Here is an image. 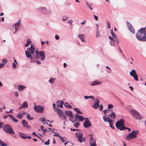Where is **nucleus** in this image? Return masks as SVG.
Instances as JSON below:
<instances>
[{
    "instance_id": "1",
    "label": "nucleus",
    "mask_w": 146,
    "mask_h": 146,
    "mask_svg": "<svg viewBox=\"0 0 146 146\" xmlns=\"http://www.w3.org/2000/svg\"><path fill=\"white\" fill-rule=\"evenodd\" d=\"M145 29V28H141L138 31L136 36L139 40L146 41V32Z\"/></svg>"
},
{
    "instance_id": "2",
    "label": "nucleus",
    "mask_w": 146,
    "mask_h": 146,
    "mask_svg": "<svg viewBox=\"0 0 146 146\" xmlns=\"http://www.w3.org/2000/svg\"><path fill=\"white\" fill-rule=\"evenodd\" d=\"M139 132L138 131H132L127 135L125 137V139L128 140L132 139H135L137 137V135Z\"/></svg>"
},
{
    "instance_id": "3",
    "label": "nucleus",
    "mask_w": 146,
    "mask_h": 146,
    "mask_svg": "<svg viewBox=\"0 0 146 146\" xmlns=\"http://www.w3.org/2000/svg\"><path fill=\"white\" fill-rule=\"evenodd\" d=\"M35 54L33 56V58H38L39 57V55L41 57V59L43 60L45 58L44 52L43 51H38L36 50L35 52Z\"/></svg>"
},
{
    "instance_id": "4",
    "label": "nucleus",
    "mask_w": 146,
    "mask_h": 146,
    "mask_svg": "<svg viewBox=\"0 0 146 146\" xmlns=\"http://www.w3.org/2000/svg\"><path fill=\"white\" fill-rule=\"evenodd\" d=\"M35 49L34 48H28L27 50L25 51V54L27 58H30L31 59L33 58V56L31 54H33L34 53Z\"/></svg>"
},
{
    "instance_id": "5",
    "label": "nucleus",
    "mask_w": 146,
    "mask_h": 146,
    "mask_svg": "<svg viewBox=\"0 0 146 146\" xmlns=\"http://www.w3.org/2000/svg\"><path fill=\"white\" fill-rule=\"evenodd\" d=\"M116 127L121 130H124V128H125V127L124 125V120L123 119H121L120 120L117 122Z\"/></svg>"
},
{
    "instance_id": "6",
    "label": "nucleus",
    "mask_w": 146,
    "mask_h": 146,
    "mask_svg": "<svg viewBox=\"0 0 146 146\" xmlns=\"http://www.w3.org/2000/svg\"><path fill=\"white\" fill-rule=\"evenodd\" d=\"M3 129L5 131L8 133L14 134L15 133L13 129L9 125L7 124L4 125Z\"/></svg>"
},
{
    "instance_id": "7",
    "label": "nucleus",
    "mask_w": 146,
    "mask_h": 146,
    "mask_svg": "<svg viewBox=\"0 0 146 146\" xmlns=\"http://www.w3.org/2000/svg\"><path fill=\"white\" fill-rule=\"evenodd\" d=\"M130 112L132 115L135 118L136 120H141V116L137 111L133 110H131Z\"/></svg>"
},
{
    "instance_id": "8",
    "label": "nucleus",
    "mask_w": 146,
    "mask_h": 146,
    "mask_svg": "<svg viewBox=\"0 0 146 146\" xmlns=\"http://www.w3.org/2000/svg\"><path fill=\"white\" fill-rule=\"evenodd\" d=\"M55 111L57 112L60 118L62 120H65L66 119V116L64 114L62 111L59 108H56Z\"/></svg>"
},
{
    "instance_id": "9",
    "label": "nucleus",
    "mask_w": 146,
    "mask_h": 146,
    "mask_svg": "<svg viewBox=\"0 0 146 146\" xmlns=\"http://www.w3.org/2000/svg\"><path fill=\"white\" fill-rule=\"evenodd\" d=\"M130 74L131 76L133 77L134 79L136 81H138V76L137 75L135 70L133 69L130 72Z\"/></svg>"
},
{
    "instance_id": "10",
    "label": "nucleus",
    "mask_w": 146,
    "mask_h": 146,
    "mask_svg": "<svg viewBox=\"0 0 146 146\" xmlns=\"http://www.w3.org/2000/svg\"><path fill=\"white\" fill-rule=\"evenodd\" d=\"M34 110L37 112L42 113L43 112L44 108L42 107H40V106L35 105Z\"/></svg>"
},
{
    "instance_id": "11",
    "label": "nucleus",
    "mask_w": 146,
    "mask_h": 146,
    "mask_svg": "<svg viewBox=\"0 0 146 146\" xmlns=\"http://www.w3.org/2000/svg\"><path fill=\"white\" fill-rule=\"evenodd\" d=\"M76 137L78 138L80 143H82L83 140L82 134L80 132H78L76 133Z\"/></svg>"
},
{
    "instance_id": "12",
    "label": "nucleus",
    "mask_w": 146,
    "mask_h": 146,
    "mask_svg": "<svg viewBox=\"0 0 146 146\" xmlns=\"http://www.w3.org/2000/svg\"><path fill=\"white\" fill-rule=\"evenodd\" d=\"M92 107L95 109H96L99 107V101L97 99L95 100L94 103L92 104Z\"/></svg>"
},
{
    "instance_id": "13",
    "label": "nucleus",
    "mask_w": 146,
    "mask_h": 146,
    "mask_svg": "<svg viewBox=\"0 0 146 146\" xmlns=\"http://www.w3.org/2000/svg\"><path fill=\"white\" fill-rule=\"evenodd\" d=\"M91 125L90 121L88 119V118L86 117V120L83 123V125L85 127L87 128L90 126Z\"/></svg>"
},
{
    "instance_id": "14",
    "label": "nucleus",
    "mask_w": 146,
    "mask_h": 146,
    "mask_svg": "<svg viewBox=\"0 0 146 146\" xmlns=\"http://www.w3.org/2000/svg\"><path fill=\"white\" fill-rule=\"evenodd\" d=\"M96 140L94 139L92 137H91L90 138L89 143L90 146H96Z\"/></svg>"
},
{
    "instance_id": "15",
    "label": "nucleus",
    "mask_w": 146,
    "mask_h": 146,
    "mask_svg": "<svg viewBox=\"0 0 146 146\" xmlns=\"http://www.w3.org/2000/svg\"><path fill=\"white\" fill-rule=\"evenodd\" d=\"M21 20H19V21L18 22L15 23L14 24V26H13V27H14V28L15 30V32L13 33L14 34H15L16 32L18 30L20 25H21Z\"/></svg>"
},
{
    "instance_id": "16",
    "label": "nucleus",
    "mask_w": 146,
    "mask_h": 146,
    "mask_svg": "<svg viewBox=\"0 0 146 146\" xmlns=\"http://www.w3.org/2000/svg\"><path fill=\"white\" fill-rule=\"evenodd\" d=\"M127 24L129 30L132 33H135V30L132 25L129 23H128V24L127 23Z\"/></svg>"
},
{
    "instance_id": "17",
    "label": "nucleus",
    "mask_w": 146,
    "mask_h": 146,
    "mask_svg": "<svg viewBox=\"0 0 146 146\" xmlns=\"http://www.w3.org/2000/svg\"><path fill=\"white\" fill-rule=\"evenodd\" d=\"M108 38H109L110 40V41H109L110 44L111 46H115V40L111 36H109Z\"/></svg>"
},
{
    "instance_id": "18",
    "label": "nucleus",
    "mask_w": 146,
    "mask_h": 146,
    "mask_svg": "<svg viewBox=\"0 0 146 146\" xmlns=\"http://www.w3.org/2000/svg\"><path fill=\"white\" fill-rule=\"evenodd\" d=\"M65 113L66 115H68L70 118H72L73 117L72 113L71 111H66L65 112Z\"/></svg>"
},
{
    "instance_id": "19",
    "label": "nucleus",
    "mask_w": 146,
    "mask_h": 146,
    "mask_svg": "<svg viewBox=\"0 0 146 146\" xmlns=\"http://www.w3.org/2000/svg\"><path fill=\"white\" fill-rule=\"evenodd\" d=\"M64 102L62 101H58L56 103V105L58 107L62 108L63 107Z\"/></svg>"
},
{
    "instance_id": "20",
    "label": "nucleus",
    "mask_w": 146,
    "mask_h": 146,
    "mask_svg": "<svg viewBox=\"0 0 146 146\" xmlns=\"http://www.w3.org/2000/svg\"><path fill=\"white\" fill-rule=\"evenodd\" d=\"M78 37L81 40L82 42H85L84 36L83 34H80L78 35Z\"/></svg>"
},
{
    "instance_id": "21",
    "label": "nucleus",
    "mask_w": 146,
    "mask_h": 146,
    "mask_svg": "<svg viewBox=\"0 0 146 146\" xmlns=\"http://www.w3.org/2000/svg\"><path fill=\"white\" fill-rule=\"evenodd\" d=\"M101 82L100 81L95 80L92 82L91 83V85L93 86H96L97 85H100L101 84Z\"/></svg>"
},
{
    "instance_id": "22",
    "label": "nucleus",
    "mask_w": 146,
    "mask_h": 146,
    "mask_svg": "<svg viewBox=\"0 0 146 146\" xmlns=\"http://www.w3.org/2000/svg\"><path fill=\"white\" fill-rule=\"evenodd\" d=\"M109 117L110 119H115L116 115L115 114L114 112H111L109 115Z\"/></svg>"
},
{
    "instance_id": "23",
    "label": "nucleus",
    "mask_w": 146,
    "mask_h": 146,
    "mask_svg": "<svg viewBox=\"0 0 146 146\" xmlns=\"http://www.w3.org/2000/svg\"><path fill=\"white\" fill-rule=\"evenodd\" d=\"M22 123L24 127H26L27 128H29L30 127V126L28 125L26 121L25 120H23L22 121Z\"/></svg>"
},
{
    "instance_id": "24",
    "label": "nucleus",
    "mask_w": 146,
    "mask_h": 146,
    "mask_svg": "<svg viewBox=\"0 0 146 146\" xmlns=\"http://www.w3.org/2000/svg\"><path fill=\"white\" fill-rule=\"evenodd\" d=\"M18 87L19 90L20 91H22L23 89L26 88V86L22 85H18Z\"/></svg>"
},
{
    "instance_id": "25",
    "label": "nucleus",
    "mask_w": 146,
    "mask_h": 146,
    "mask_svg": "<svg viewBox=\"0 0 146 146\" xmlns=\"http://www.w3.org/2000/svg\"><path fill=\"white\" fill-rule=\"evenodd\" d=\"M9 116L10 117L11 119L15 123L18 122V120L14 117L12 115H9Z\"/></svg>"
},
{
    "instance_id": "26",
    "label": "nucleus",
    "mask_w": 146,
    "mask_h": 146,
    "mask_svg": "<svg viewBox=\"0 0 146 146\" xmlns=\"http://www.w3.org/2000/svg\"><path fill=\"white\" fill-rule=\"evenodd\" d=\"M103 119L104 121L105 122H109V120H111L112 119H110V117H107L106 116L104 115L103 117Z\"/></svg>"
},
{
    "instance_id": "27",
    "label": "nucleus",
    "mask_w": 146,
    "mask_h": 146,
    "mask_svg": "<svg viewBox=\"0 0 146 146\" xmlns=\"http://www.w3.org/2000/svg\"><path fill=\"white\" fill-rule=\"evenodd\" d=\"M77 117H78V118L79 119V121H82L85 119V118L83 117L80 115L77 114Z\"/></svg>"
},
{
    "instance_id": "28",
    "label": "nucleus",
    "mask_w": 146,
    "mask_h": 146,
    "mask_svg": "<svg viewBox=\"0 0 146 146\" xmlns=\"http://www.w3.org/2000/svg\"><path fill=\"white\" fill-rule=\"evenodd\" d=\"M19 135L23 139H26V135L21 132L19 133Z\"/></svg>"
},
{
    "instance_id": "29",
    "label": "nucleus",
    "mask_w": 146,
    "mask_h": 146,
    "mask_svg": "<svg viewBox=\"0 0 146 146\" xmlns=\"http://www.w3.org/2000/svg\"><path fill=\"white\" fill-rule=\"evenodd\" d=\"M64 105L65 107L67 108H72V106L68 103H65L64 104Z\"/></svg>"
},
{
    "instance_id": "30",
    "label": "nucleus",
    "mask_w": 146,
    "mask_h": 146,
    "mask_svg": "<svg viewBox=\"0 0 146 146\" xmlns=\"http://www.w3.org/2000/svg\"><path fill=\"white\" fill-rule=\"evenodd\" d=\"M56 79V78H51L49 80L48 82L50 84H53L54 80Z\"/></svg>"
},
{
    "instance_id": "31",
    "label": "nucleus",
    "mask_w": 146,
    "mask_h": 146,
    "mask_svg": "<svg viewBox=\"0 0 146 146\" xmlns=\"http://www.w3.org/2000/svg\"><path fill=\"white\" fill-rule=\"evenodd\" d=\"M113 122V121L112 120H109V124L110 125V127H111L112 129H114V127L112 125Z\"/></svg>"
},
{
    "instance_id": "32",
    "label": "nucleus",
    "mask_w": 146,
    "mask_h": 146,
    "mask_svg": "<svg viewBox=\"0 0 146 146\" xmlns=\"http://www.w3.org/2000/svg\"><path fill=\"white\" fill-rule=\"evenodd\" d=\"M22 106L23 108H27L28 107V105L26 101H25L23 103Z\"/></svg>"
},
{
    "instance_id": "33",
    "label": "nucleus",
    "mask_w": 146,
    "mask_h": 146,
    "mask_svg": "<svg viewBox=\"0 0 146 146\" xmlns=\"http://www.w3.org/2000/svg\"><path fill=\"white\" fill-rule=\"evenodd\" d=\"M27 42L26 44L25 45V46L26 47H27L31 42V41L29 39H27Z\"/></svg>"
},
{
    "instance_id": "34",
    "label": "nucleus",
    "mask_w": 146,
    "mask_h": 146,
    "mask_svg": "<svg viewBox=\"0 0 146 146\" xmlns=\"http://www.w3.org/2000/svg\"><path fill=\"white\" fill-rule=\"evenodd\" d=\"M39 9L40 10L42 11H47L45 7H40L39 8Z\"/></svg>"
},
{
    "instance_id": "35",
    "label": "nucleus",
    "mask_w": 146,
    "mask_h": 146,
    "mask_svg": "<svg viewBox=\"0 0 146 146\" xmlns=\"http://www.w3.org/2000/svg\"><path fill=\"white\" fill-rule=\"evenodd\" d=\"M74 111H76V112L78 113L82 114V112L78 108H74Z\"/></svg>"
},
{
    "instance_id": "36",
    "label": "nucleus",
    "mask_w": 146,
    "mask_h": 146,
    "mask_svg": "<svg viewBox=\"0 0 146 146\" xmlns=\"http://www.w3.org/2000/svg\"><path fill=\"white\" fill-rule=\"evenodd\" d=\"M27 118L29 120H31L33 119V118L30 117V115L29 114H28L27 115Z\"/></svg>"
},
{
    "instance_id": "37",
    "label": "nucleus",
    "mask_w": 146,
    "mask_h": 146,
    "mask_svg": "<svg viewBox=\"0 0 146 146\" xmlns=\"http://www.w3.org/2000/svg\"><path fill=\"white\" fill-rule=\"evenodd\" d=\"M74 125L75 127L77 128L80 125V123L78 122H76Z\"/></svg>"
},
{
    "instance_id": "38",
    "label": "nucleus",
    "mask_w": 146,
    "mask_h": 146,
    "mask_svg": "<svg viewBox=\"0 0 146 146\" xmlns=\"http://www.w3.org/2000/svg\"><path fill=\"white\" fill-rule=\"evenodd\" d=\"M54 136H57L59 137L61 139L63 138L58 133H57V134H55L54 135Z\"/></svg>"
},
{
    "instance_id": "39",
    "label": "nucleus",
    "mask_w": 146,
    "mask_h": 146,
    "mask_svg": "<svg viewBox=\"0 0 146 146\" xmlns=\"http://www.w3.org/2000/svg\"><path fill=\"white\" fill-rule=\"evenodd\" d=\"M86 4L87 6L91 10H92V8L91 7L90 5L87 2H86Z\"/></svg>"
},
{
    "instance_id": "40",
    "label": "nucleus",
    "mask_w": 146,
    "mask_h": 146,
    "mask_svg": "<svg viewBox=\"0 0 146 146\" xmlns=\"http://www.w3.org/2000/svg\"><path fill=\"white\" fill-rule=\"evenodd\" d=\"M23 115L21 114H20L17 115V117L19 119H21Z\"/></svg>"
},
{
    "instance_id": "41",
    "label": "nucleus",
    "mask_w": 146,
    "mask_h": 146,
    "mask_svg": "<svg viewBox=\"0 0 146 146\" xmlns=\"http://www.w3.org/2000/svg\"><path fill=\"white\" fill-rule=\"evenodd\" d=\"M12 67L14 69H15L17 68V66L15 63H12Z\"/></svg>"
},
{
    "instance_id": "42",
    "label": "nucleus",
    "mask_w": 146,
    "mask_h": 146,
    "mask_svg": "<svg viewBox=\"0 0 146 146\" xmlns=\"http://www.w3.org/2000/svg\"><path fill=\"white\" fill-rule=\"evenodd\" d=\"M113 108V106L111 104H109L108 106V108L111 109Z\"/></svg>"
},
{
    "instance_id": "43",
    "label": "nucleus",
    "mask_w": 146,
    "mask_h": 146,
    "mask_svg": "<svg viewBox=\"0 0 146 146\" xmlns=\"http://www.w3.org/2000/svg\"><path fill=\"white\" fill-rule=\"evenodd\" d=\"M77 114L76 115L75 118H74L73 120V123L74 122L78 119V117H77Z\"/></svg>"
},
{
    "instance_id": "44",
    "label": "nucleus",
    "mask_w": 146,
    "mask_h": 146,
    "mask_svg": "<svg viewBox=\"0 0 146 146\" xmlns=\"http://www.w3.org/2000/svg\"><path fill=\"white\" fill-rule=\"evenodd\" d=\"M1 143H2L0 145L1 146H7V144L3 142L2 141Z\"/></svg>"
},
{
    "instance_id": "45",
    "label": "nucleus",
    "mask_w": 146,
    "mask_h": 146,
    "mask_svg": "<svg viewBox=\"0 0 146 146\" xmlns=\"http://www.w3.org/2000/svg\"><path fill=\"white\" fill-rule=\"evenodd\" d=\"M49 140H48L47 141H46L44 143L45 145H49Z\"/></svg>"
},
{
    "instance_id": "46",
    "label": "nucleus",
    "mask_w": 146,
    "mask_h": 146,
    "mask_svg": "<svg viewBox=\"0 0 146 146\" xmlns=\"http://www.w3.org/2000/svg\"><path fill=\"white\" fill-rule=\"evenodd\" d=\"M107 27L109 29H110V23L109 22H107Z\"/></svg>"
},
{
    "instance_id": "47",
    "label": "nucleus",
    "mask_w": 146,
    "mask_h": 146,
    "mask_svg": "<svg viewBox=\"0 0 146 146\" xmlns=\"http://www.w3.org/2000/svg\"><path fill=\"white\" fill-rule=\"evenodd\" d=\"M112 36L113 37V38H116V35L114 33H112L111 34Z\"/></svg>"
},
{
    "instance_id": "48",
    "label": "nucleus",
    "mask_w": 146,
    "mask_h": 146,
    "mask_svg": "<svg viewBox=\"0 0 146 146\" xmlns=\"http://www.w3.org/2000/svg\"><path fill=\"white\" fill-rule=\"evenodd\" d=\"M15 96L16 97H17L19 96L18 92L17 91H16L15 92Z\"/></svg>"
},
{
    "instance_id": "49",
    "label": "nucleus",
    "mask_w": 146,
    "mask_h": 146,
    "mask_svg": "<svg viewBox=\"0 0 146 146\" xmlns=\"http://www.w3.org/2000/svg\"><path fill=\"white\" fill-rule=\"evenodd\" d=\"M2 61L6 63L7 62V60L6 59H3L2 60Z\"/></svg>"
},
{
    "instance_id": "50",
    "label": "nucleus",
    "mask_w": 146,
    "mask_h": 146,
    "mask_svg": "<svg viewBox=\"0 0 146 146\" xmlns=\"http://www.w3.org/2000/svg\"><path fill=\"white\" fill-rule=\"evenodd\" d=\"M89 96H84V98L85 99L87 100L90 98V97Z\"/></svg>"
},
{
    "instance_id": "51",
    "label": "nucleus",
    "mask_w": 146,
    "mask_h": 146,
    "mask_svg": "<svg viewBox=\"0 0 146 146\" xmlns=\"http://www.w3.org/2000/svg\"><path fill=\"white\" fill-rule=\"evenodd\" d=\"M5 64L4 63H1L0 64V68L3 67L4 66Z\"/></svg>"
},
{
    "instance_id": "52",
    "label": "nucleus",
    "mask_w": 146,
    "mask_h": 146,
    "mask_svg": "<svg viewBox=\"0 0 146 146\" xmlns=\"http://www.w3.org/2000/svg\"><path fill=\"white\" fill-rule=\"evenodd\" d=\"M60 37L57 35H56L55 36V38L57 40H58L59 39Z\"/></svg>"
},
{
    "instance_id": "53",
    "label": "nucleus",
    "mask_w": 146,
    "mask_h": 146,
    "mask_svg": "<svg viewBox=\"0 0 146 146\" xmlns=\"http://www.w3.org/2000/svg\"><path fill=\"white\" fill-rule=\"evenodd\" d=\"M48 129H49V130H50V131H52L53 133H55V132H54V131H53L54 130V129L51 128H48Z\"/></svg>"
},
{
    "instance_id": "54",
    "label": "nucleus",
    "mask_w": 146,
    "mask_h": 146,
    "mask_svg": "<svg viewBox=\"0 0 146 146\" xmlns=\"http://www.w3.org/2000/svg\"><path fill=\"white\" fill-rule=\"evenodd\" d=\"M53 108L55 110H55H56V108H57L56 107V105H55V104H53Z\"/></svg>"
},
{
    "instance_id": "55",
    "label": "nucleus",
    "mask_w": 146,
    "mask_h": 146,
    "mask_svg": "<svg viewBox=\"0 0 146 146\" xmlns=\"http://www.w3.org/2000/svg\"><path fill=\"white\" fill-rule=\"evenodd\" d=\"M115 41H116V42L118 44L119 42V39L117 38H115Z\"/></svg>"
},
{
    "instance_id": "56",
    "label": "nucleus",
    "mask_w": 146,
    "mask_h": 146,
    "mask_svg": "<svg viewBox=\"0 0 146 146\" xmlns=\"http://www.w3.org/2000/svg\"><path fill=\"white\" fill-rule=\"evenodd\" d=\"M13 109H11L9 111H6L5 112L7 113H10L13 112Z\"/></svg>"
},
{
    "instance_id": "57",
    "label": "nucleus",
    "mask_w": 146,
    "mask_h": 146,
    "mask_svg": "<svg viewBox=\"0 0 146 146\" xmlns=\"http://www.w3.org/2000/svg\"><path fill=\"white\" fill-rule=\"evenodd\" d=\"M94 18L96 20V21H98V17L97 16H96V15H94Z\"/></svg>"
},
{
    "instance_id": "58",
    "label": "nucleus",
    "mask_w": 146,
    "mask_h": 146,
    "mask_svg": "<svg viewBox=\"0 0 146 146\" xmlns=\"http://www.w3.org/2000/svg\"><path fill=\"white\" fill-rule=\"evenodd\" d=\"M86 22V20H84L82 22H81L80 23H81V24L82 25H84L85 23Z\"/></svg>"
},
{
    "instance_id": "59",
    "label": "nucleus",
    "mask_w": 146,
    "mask_h": 146,
    "mask_svg": "<svg viewBox=\"0 0 146 146\" xmlns=\"http://www.w3.org/2000/svg\"><path fill=\"white\" fill-rule=\"evenodd\" d=\"M100 36V35L99 33H98V32H97V33H96V37H98Z\"/></svg>"
},
{
    "instance_id": "60",
    "label": "nucleus",
    "mask_w": 146,
    "mask_h": 146,
    "mask_svg": "<svg viewBox=\"0 0 146 146\" xmlns=\"http://www.w3.org/2000/svg\"><path fill=\"white\" fill-rule=\"evenodd\" d=\"M90 98H91L92 100H94V97L93 96H89Z\"/></svg>"
},
{
    "instance_id": "61",
    "label": "nucleus",
    "mask_w": 146,
    "mask_h": 146,
    "mask_svg": "<svg viewBox=\"0 0 146 146\" xmlns=\"http://www.w3.org/2000/svg\"><path fill=\"white\" fill-rule=\"evenodd\" d=\"M42 130H43L42 132L43 133H45L46 131H47L46 129H43Z\"/></svg>"
},
{
    "instance_id": "62",
    "label": "nucleus",
    "mask_w": 146,
    "mask_h": 146,
    "mask_svg": "<svg viewBox=\"0 0 146 146\" xmlns=\"http://www.w3.org/2000/svg\"><path fill=\"white\" fill-rule=\"evenodd\" d=\"M72 21L71 20H69L68 21V23L69 24H70L71 25H72Z\"/></svg>"
},
{
    "instance_id": "63",
    "label": "nucleus",
    "mask_w": 146,
    "mask_h": 146,
    "mask_svg": "<svg viewBox=\"0 0 146 146\" xmlns=\"http://www.w3.org/2000/svg\"><path fill=\"white\" fill-rule=\"evenodd\" d=\"M124 130H125L126 129H128V130L129 131H131V129L130 128H128V127H125V128H124Z\"/></svg>"
},
{
    "instance_id": "64",
    "label": "nucleus",
    "mask_w": 146,
    "mask_h": 146,
    "mask_svg": "<svg viewBox=\"0 0 146 146\" xmlns=\"http://www.w3.org/2000/svg\"><path fill=\"white\" fill-rule=\"evenodd\" d=\"M100 106H101L100 108V110H101L103 109V106L102 105V104H101Z\"/></svg>"
}]
</instances>
